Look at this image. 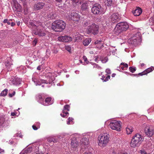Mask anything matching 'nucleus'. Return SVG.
Masks as SVG:
<instances>
[{
  "label": "nucleus",
  "instance_id": "f257e3e1",
  "mask_svg": "<svg viewBox=\"0 0 154 154\" xmlns=\"http://www.w3.org/2000/svg\"><path fill=\"white\" fill-rule=\"evenodd\" d=\"M28 26L32 28L33 32L35 35H38L39 36H44L46 35V32L40 28L42 27V23L41 22L31 21L29 22Z\"/></svg>",
  "mask_w": 154,
  "mask_h": 154
},
{
  "label": "nucleus",
  "instance_id": "f03ea898",
  "mask_svg": "<svg viewBox=\"0 0 154 154\" xmlns=\"http://www.w3.org/2000/svg\"><path fill=\"white\" fill-rule=\"evenodd\" d=\"M66 23L61 20H57L53 23L52 28L56 32H60L63 31L65 28Z\"/></svg>",
  "mask_w": 154,
  "mask_h": 154
},
{
  "label": "nucleus",
  "instance_id": "7ed1b4c3",
  "mask_svg": "<svg viewBox=\"0 0 154 154\" xmlns=\"http://www.w3.org/2000/svg\"><path fill=\"white\" fill-rule=\"evenodd\" d=\"M129 27L128 24L126 22H121L117 24L114 30L119 34L123 31L126 30Z\"/></svg>",
  "mask_w": 154,
  "mask_h": 154
},
{
  "label": "nucleus",
  "instance_id": "20e7f679",
  "mask_svg": "<svg viewBox=\"0 0 154 154\" xmlns=\"http://www.w3.org/2000/svg\"><path fill=\"white\" fill-rule=\"evenodd\" d=\"M142 136L139 134H136L133 136L131 139L130 146L131 147L134 148L139 146L140 144V142L143 141Z\"/></svg>",
  "mask_w": 154,
  "mask_h": 154
},
{
  "label": "nucleus",
  "instance_id": "39448f33",
  "mask_svg": "<svg viewBox=\"0 0 154 154\" xmlns=\"http://www.w3.org/2000/svg\"><path fill=\"white\" fill-rule=\"evenodd\" d=\"M99 27L94 23H93L91 26L87 27L86 32L88 34L95 35L97 34L99 32Z\"/></svg>",
  "mask_w": 154,
  "mask_h": 154
},
{
  "label": "nucleus",
  "instance_id": "423d86ee",
  "mask_svg": "<svg viewBox=\"0 0 154 154\" xmlns=\"http://www.w3.org/2000/svg\"><path fill=\"white\" fill-rule=\"evenodd\" d=\"M100 138L99 140V145L100 146H105L109 141V136L108 134H104L103 135L99 137Z\"/></svg>",
  "mask_w": 154,
  "mask_h": 154
},
{
  "label": "nucleus",
  "instance_id": "0eeeda50",
  "mask_svg": "<svg viewBox=\"0 0 154 154\" xmlns=\"http://www.w3.org/2000/svg\"><path fill=\"white\" fill-rule=\"evenodd\" d=\"M121 124L120 121L114 120L109 123V126L112 130L120 131L121 128Z\"/></svg>",
  "mask_w": 154,
  "mask_h": 154
},
{
  "label": "nucleus",
  "instance_id": "6e6552de",
  "mask_svg": "<svg viewBox=\"0 0 154 154\" xmlns=\"http://www.w3.org/2000/svg\"><path fill=\"white\" fill-rule=\"evenodd\" d=\"M141 39L140 34L138 33L134 35L132 38H130L128 40V42L132 44L136 45L139 43Z\"/></svg>",
  "mask_w": 154,
  "mask_h": 154
},
{
  "label": "nucleus",
  "instance_id": "1a4fd4ad",
  "mask_svg": "<svg viewBox=\"0 0 154 154\" xmlns=\"http://www.w3.org/2000/svg\"><path fill=\"white\" fill-rule=\"evenodd\" d=\"M91 11L94 14H100L102 13V8L98 4H95L91 8Z\"/></svg>",
  "mask_w": 154,
  "mask_h": 154
},
{
  "label": "nucleus",
  "instance_id": "9d476101",
  "mask_svg": "<svg viewBox=\"0 0 154 154\" xmlns=\"http://www.w3.org/2000/svg\"><path fill=\"white\" fill-rule=\"evenodd\" d=\"M144 131L146 135L152 137L154 134V127L152 126H147L145 128Z\"/></svg>",
  "mask_w": 154,
  "mask_h": 154
},
{
  "label": "nucleus",
  "instance_id": "9b49d317",
  "mask_svg": "<svg viewBox=\"0 0 154 154\" xmlns=\"http://www.w3.org/2000/svg\"><path fill=\"white\" fill-rule=\"evenodd\" d=\"M109 19L112 23L118 22L120 20V18L119 16V15L116 13H114L112 14L110 17Z\"/></svg>",
  "mask_w": 154,
  "mask_h": 154
},
{
  "label": "nucleus",
  "instance_id": "f8f14e48",
  "mask_svg": "<svg viewBox=\"0 0 154 154\" xmlns=\"http://www.w3.org/2000/svg\"><path fill=\"white\" fill-rule=\"evenodd\" d=\"M69 17L73 21H79L80 20V15L75 12H71L69 15Z\"/></svg>",
  "mask_w": 154,
  "mask_h": 154
},
{
  "label": "nucleus",
  "instance_id": "ddd939ff",
  "mask_svg": "<svg viewBox=\"0 0 154 154\" xmlns=\"http://www.w3.org/2000/svg\"><path fill=\"white\" fill-rule=\"evenodd\" d=\"M57 38L59 41L65 42H69L72 40V38L71 37L67 35L60 36Z\"/></svg>",
  "mask_w": 154,
  "mask_h": 154
},
{
  "label": "nucleus",
  "instance_id": "4468645a",
  "mask_svg": "<svg viewBox=\"0 0 154 154\" xmlns=\"http://www.w3.org/2000/svg\"><path fill=\"white\" fill-rule=\"evenodd\" d=\"M5 66L8 71H11L12 70V66L13 65L11 58L10 57L7 58V60L5 63Z\"/></svg>",
  "mask_w": 154,
  "mask_h": 154
},
{
  "label": "nucleus",
  "instance_id": "2eb2a0df",
  "mask_svg": "<svg viewBox=\"0 0 154 154\" xmlns=\"http://www.w3.org/2000/svg\"><path fill=\"white\" fill-rule=\"evenodd\" d=\"M44 5V4L43 3H35L34 6V8L36 10H38L43 8Z\"/></svg>",
  "mask_w": 154,
  "mask_h": 154
},
{
  "label": "nucleus",
  "instance_id": "dca6fc26",
  "mask_svg": "<svg viewBox=\"0 0 154 154\" xmlns=\"http://www.w3.org/2000/svg\"><path fill=\"white\" fill-rule=\"evenodd\" d=\"M142 10L139 7L137 8L134 11H133V13L136 16H139L142 13Z\"/></svg>",
  "mask_w": 154,
  "mask_h": 154
},
{
  "label": "nucleus",
  "instance_id": "f3484780",
  "mask_svg": "<svg viewBox=\"0 0 154 154\" xmlns=\"http://www.w3.org/2000/svg\"><path fill=\"white\" fill-rule=\"evenodd\" d=\"M72 138V141L71 142V146L72 148H75L77 147L78 146V143L76 140V138L75 137H73Z\"/></svg>",
  "mask_w": 154,
  "mask_h": 154
},
{
  "label": "nucleus",
  "instance_id": "a211bd4d",
  "mask_svg": "<svg viewBox=\"0 0 154 154\" xmlns=\"http://www.w3.org/2000/svg\"><path fill=\"white\" fill-rule=\"evenodd\" d=\"M45 104L44 105L45 106L50 105L53 103L52 98L50 97L46 98L45 99Z\"/></svg>",
  "mask_w": 154,
  "mask_h": 154
},
{
  "label": "nucleus",
  "instance_id": "6ab92c4d",
  "mask_svg": "<svg viewBox=\"0 0 154 154\" xmlns=\"http://www.w3.org/2000/svg\"><path fill=\"white\" fill-rule=\"evenodd\" d=\"M81 145H82V146H87L88 145L89 143L88 140L85 138H83L81 140Z\"/></svg>",
  "mask_w": 154,
  "mask_h": 154
},
{
  "label": "nucleus",
  "instance_id": "aec40b11",
  "mask_svg": "<svg viewBox=\"0 0 154 154\" xmlns=\"http://www.w3.org/2000/svg\"><path fill=\"white\" fill-rule=\"evenodd\" d=\"M89 4L87 2L83 3L81 6V9L83 10H85L89 8Z\"/></svg>",
  "mask_w": 154,
  "mask_h": 154
},
{
  "label": "nucleus",
  "instance_id": "412c9836",
  "mask_svg": "<svg viewBox=\"0 0 154 154\" xmlns=\"http://www.w3.org/2000/svg\"><path fill=\"white\" fill-rule=\"evenodd\" d=\"M20 80L19 79L16 78H14L12 81L13 85H16L20 84Z\"/></svg>",
  "mask_w": 154,
  "mask_h": 154
},
{
  "label": "nucleus",
  "instance_id": "4be33fe9",
  "mask_svg": "<svg viewBox=\"0 0 154 154\" xmlns=\"http://www.w3.org/2000/svg\"><path fill=\"white\" fill-rule=\"evenodd\" d=\"M91 41L90 38H86L83 41V45L85 46H88Z\"/></svg>",
  "mask_w": 154,
  "mask_h": 154
},
{
  "label": "nucleus",
  "instance_id": "5701e85b",
  "mask_svg": "<svg viewBox=\"0 0 154 154\" xmlns=\"http://www.w3.org/2000/svg\"><path fill=\"white\" fill-rule=\"evenodd\" d=\"M110 76L107 74H106L104 75H103L102 76L101 79L103 80L104 82H106L110 79Z\"/></svg>",
  "mask_w": 154,
  "mask_h": 154
},
{
  "label": "nucleus",
  "instance_id": "b1692460",
  "mask_svg": "<svg viewBox=\"0 0 154 154\" xmlns=\"http://www.w3.org/2000/svg\"><path fill=\"white\" fill-rule=\"evenodd\" d=\"M127 133L128 134H131L133 131V128L131 126H128L126 128Z\"/></svg>",
  "mask_w": 154,
  "mask_h": 154
},
{
  "label": "nucleus",
  "instance_id": "393cba45",
  "mask_svg": "<svg viewBox=\"0 0 154 154\" xmlns=\"http://www.w3.org/2000/svg\"><path fill=\"white\" fill-rule=\"evenodd\" d=\"M92 23L90 20H86L83 23V25L85 26L89 27L91 26V25L92 24Z\"/></svg>",
  "mask_w": 154,
  "mask_h": 154
},
{
  "label": "nucleus",
  "instance_id": "a878e982",
  "mask_svg": "<svg viewBox=\"0 0 154 154\" xmlns=\"http://www.w3.org/2000/svg\"><path fill=\"white\" fill-rule=\"evenodd\" d=\"M154 69V67L152 66H151L149 68H148L146 69L144 71L145 72L146 74L151 72Z\"/></svg>",
  "mask_w": 154,
  "mask_h": 154
},
{
  "label": "nucleus",
  "instance_id": "bb28decb",
  "mask_svg": "<svg viewBox=\"0 0 154 154\" xmlns=\"http://www.w3.org/2000/svg\"><path fill=\"white\" fill-rule=\"evenodd\" d=\"M56 14L53 13H51L48 15V17L50 19H53L55 18L56 17Z\"/></svg>",
  "mask_w": 154,
  "mask_h": 154
},
{
  "label": "nucleus",
  "instance_id": "cd10ccee",
  "mask_svg": "<svg viewBox=\"0 0 154 154\" xmlns=\"http://www.w3.org/2000/svg\"><path fill=\"white\" fill-rule=\"evenodd\" d=\"M128 64L126 63H121L120 64V67L123 70H125V68H128Z\"/></svg>",
  "mask_w": 154,
  "mask_h": 154
},
{
  "label": "nucleus",
  "instance_id": "c85d7f7f",
  "mask_svg": "<svg viewBox=\"0 0 154 154\" xmlns=\"http://www.w3.org/2000/svg\"><path fill=\"white\" fill-rule=\"evenodd\" d=\"M32 150L31 148H28L26 149L23 151V154H26L27 153L31 152Z\"/></svg>",
  "mask_w": 154,
  "mask_h": 154
},
{
  "label": "nucleus",
  "instance_id": "c756f323",
  "mask_svg": "<svg viewBox=\"0 0 154 154\" xmlns=\"http://www.w3.org/2000/svg\"><path fill=\"white\" fill-rule=\"evenodd\" d=\"M112 4V0H106V5L108 6H111Z\"/></svg>",
  "mask_w": 154,
  "mask_h": 154
},
{
  "label": "nucleus",
  "instance_id": "7c9ffc66",
  "mask_svg": "<svg viewBox=\"0 0 154 154\" xmlns=\"http://www.w3.org/2000/svg\"><path fill=\"white\" fill-rule=\"evenodd\" d=\"M7 93L8 90L7 89H5L0 94L1 96H5L7 95Z\"/></svg>",
  "mask_w": 154,
  "mask_h": 154
},
{
  "label": "nucleus",
  "instance_id": "2f4dec72",
  "mask_svg": "<svg viewBox=\"0 0 154 154\" xmlns=\"http://www.w3.org/2000/svg\"><path fill=\"white\" fill-rule=\"evenodd\" d=\"M81 0H72V3L74 5H75L77 4H80V3Z\"/></svg>",
  "mask_w": 154,
  "mask_h": 154
},
{
  "label": "nucleus",
  "instance_id": "473e14b6",
  "mask_svg": "<svg viewBox=\"0 0 154 154\" xmlns=\"http://www.w3.org/2000/svg\"><path fill=\"white\" fill-rule=\"evenodd\" d=\"M5 119L3 117H0V126L2 125L4 123Z\"/></svg>",
  "mask_w": 154,
  "mask_h": 154
},
{
  "label": "nucleus",
  "instance_id": "72a5a7b5",
  "mask_svg": "<svg viewBox=\"0 0 154 154\" xmlns=\"http://www.w3.org/2000/svg\"><path fill=\"white\" fill-rule=\"evenodd\" d=\"M130 71L132 72H134L136 70L135 67H130L129 68Z\"/></svg>",
  "mask_w": 154,
  "mask_h": 154
},
{
  "label": "nucleus",
  "instance_id": "f704fd0d",
  "mask_svg": "<svg viewBox=\"0 0 154 154\" xmlns=\"http://www.w3.org/2000/svg\"><path fill=\"white\" fill-rule=\"evenodd\" d=\"M101 57L100 56H97L95 59V61L97 63H98L99 61L101 60Z\"/></svg>",
  "mask_w": 154,
  "mask_h": 154
},
{
  "label": "nucleus",
  "instance_id": "c9c22d12",
  "mask_svg": "<svg viewBox=\"0 0 154 154\" xmlns=\"http://www.w3.org/2000/svg\"><path fill=\"white\" fill-rule=\"evenodd\" d=\"M70 106L69 105H66L64 107V109L66 110L67 111H69Z\"/></svg>",
  "mask_w": 154,
  "mask_h": 154
},
{
  "label": "nucleus",
  "instance_id": "e433bc0d",
  "mask_svg": "<svg viewBox=\"0 0 154 154\" xmlns=\"http://www.w3.org/2000/svg\"><path fill=\"white\" fill-rule=\"evenodd\" d=\"M32 80L35 83L36 82L38 83V82L37 79L35 76H34L32 78Z\"/></svg>",
  "mask_w": 154,
  "mask_h": 154
},
{
  "label": "nucleus",
  "instance_id": "4c0bfd02",
  "mask_svg": "<svg viewBox=\"0 0 154 154\" xmlns=\"http://www.w3.org/2000/svg\"><path fill=\"white\" fill-rule=\"evenodd\" d=\"M75 38L76 41L82 39L81 38L80 36V35H79L78 34H77V37H75Z\"/></svg>",
  "mask_w": 154,
  "mask_h": 154
},
{
  "label": "nucleus",
  "instance_id": "58836bf2",
  "mask_svg": "<svg viewBox=\"0 0 154 154\" xmlns=\"http://www.w3.org/2000/svg\"><path fill=\"white\" fill-rule=\"evenodd\" d=\"M37 42V40L35 39L32 42V44L33 46H35Z\"/></svg>",
  "mask_w": 154,
  "mask_h": 154
},
{
  "label": "nucleus",
  "instance_id": "ea45409f",
  "mask_svg": "<svg viewBox=\"0 0 154 154\" xmlns=\"http://www.w3.org/2000/svg\"><path fill=\"white\" fill-rule=\"evenodd\" d=\"M83 58L85 62H86V63H87L89 62L86 57L85 56H84L83 57Z\"/></svg>",
  "mask_w": 154,
  "mask_h": 154
},
{
  "label": "nucleus",
  "instance_id": "a19ab883",
  "mask_svg": "<svg viewBox=\"0 0 154 154\" xmlns=\"http://www.w3.org/2000/svg\"><path fill=\"white\" fill-rule=\"evenodd\" d=\"M106 72L108 74H110L111 73V72L109 69H107L106 70Z\"/></svg>",
  "mask_w": 154,
  "mask_h": 154
},
{
  "label": "nucleus",
  "instance_id": "79ce46f5",
  "mask_svg": "<svg viewBox=\"0 0 154 154\" xmlns=\"http://www.w3.org/2000/svg\"><path fill=\"white\" fill-rule=\"evenodd\" d=\"M65 49L67 51H68L69 52H70V50H71V48H70V47L69 46H66L65 47Z\"/></svg>",
  "mask_w": 154,
  "mask_h": 154
},
{
  "label": "nucleus",
  "instance_id": "37998d69",
  "mask_svg": "<svg viewBox=\"0 0 154 154\" xmlns=\"http://www.w3.org/2000/svg\"><path fill=\"white\" fill-rule=\"evenodd\" d=\"M106 57H105L104 59H103L101 57V61L103 63H105L107 62V60H106Z\"/></svg>",
  "mask_w": 154,
  "mask_h": 154
},
{
  "label": "nucleus",
  "instance_id": "c03bdc74",
  "mask_svg": "<svg viewBox=\"0 0 154 154\" xmlns=\"http://www.w3.org/2000/svg\"><path fill=\"white\" fill-rule=\"evenodd\" d=\"M32 128L34 130H37L38 128V127H37L36 126L34 125H33L32 126ZM38 128H39V127H38Z\"/></svg>",
  "mask_w": 154,
  "mask_h": 154
},
{
  "label": "nucleus",
  "instance_id": "a18cd8bd",
  "mask_svg": "<svg viewBox=\"0 0 154 154\" xmlns=\"http://www.w3.org/2000/svg\"><path fill=\"white\" fill-rule=\"evenodd\" d=\"M140 151L141 154H149V153H147V152L144 150H141Z\"/></svg>",
  "mask_w": 154,
  "mask_h": 154
},
{
  "label": "nucleus",
  "instance_id": "49530a36",
  "mask_svg": "<svg viewBox=\"0 0 154 154\" xmlns=\"http://www.w3.org/2000/svg\"><path fill=\"white\" fill-rule=\"evenodd\" d=\"M15 91H14L13 93L12 94L9 93V95L10 97H12L15 95Z\"/></svg>",
  "mask_w": 154,
  "mask_h": 154
},
{
  "label": "nucleus",
  "instance_id": "de8ad7c7",
  "mask_svg": "<svg viewBox=\"0 0 154 154\" xmlns=\"http://www.w3.org/2000/svg\"><path fill=\"white\" fill-rule=\"evenodd\" d=\"M53 139V137H49L48 139V141L50 142H52Z\"/></svg>",
  "mask_w": 154,
  "mask_h": 154
},
{
  "label": "nucleus",
  "instance_id": "09e8293b",
  "mask_svg": "<svg viewBox=\"0 0 154 154\" xmlns=\"http://www.w3.org/2000/svg\"><path fill=\"white\" fill-rule=\"evenodd\" d=\"M138 75H140L142 76L143 75H146V74L145 72L144 71H143V72H142L140 73H138Z\"/></svg>",
  "mask_w": 154,
  "mask_h": 154
},
{
  "label": "nucleus",
  "instance_id": "8fccbe9b",
  "mask_svg": "<svg viewBox=\"0 0 154 154\" xmlns=\"http://www.w3.org/2000/svg\"><path fill=\"white\" fill-rule=\"evenodd\" d=\"M52 142L54 143H56L57 141V139L55 137H53Z\"/></svg>",
  "mask_w": 154,
  "mask_h": 154
},
{
  "label": "nucleus",
  "instance_id": "3c124183",
  "mask_svg": "<svg viewBox=\"0 0 154 154\" xmlns=\"http://www.w3.org/2000/svg\"><path fill=\"white\" fill-rule=\"evenodd\" d=\"M66 110L64 109L63 111V114H65L66 115H68L69 113L68 112L66 111Z\"/></svg>",
  "mask_w": 154,
  "mask_h": 154
},
{
  "label": "nucleus",
  "instance_id": "603ef678",
  "mask_svg": "<svg viewBox=\"0 0 154 154\" xmlns=\"http://www.w3.org/2000/svg\"><path fill=\"white\" fill-rule=\"evenodd\" d=\"M94 67H96L98 69H100L101 67L100 66H99L97 64H95L94 66Z\"/></svg>",
  "mask_w": 154,
  "mask_h": 154
},
{
  "label": "nucleus",
  "instance_id": "864d4df0",
  "mask_svg": "<svg viewBox=\"0 0 154 154\" xmlns=\"http://www.w3.org/2000/svg\"><path fill=\"white\" fill-rule=\"evenodd\" d=\"M101 42V40H97V41H96L95 42V44H98L99 43H100Z\"/></svg>",
  "mask_w": 154,
  "mask_h": 154
},
{
  "label": "nucleus",
  "instance_id": "5fc2aeb1",
  "mask_svg": "<svg viewBox=\"0 0 154 154\" xmlns=\"http://www.w3.org/2000/svg\"><path fill=\"white\" fill-rule=\"evenodd\" d=\"M9 20H8V19H5L3 21V22L4 23H8V21Z\"/></svg>",
  "mask_w": 154,
  "mask_h": 154
},
{
  "label": "nucleus",
  "instance_id": "6e6d98bb",
  "mask_svg": "<svg viewBox=\"0 0 154 154\" xmlns=\"http://www.w3.org/2000/svg\"><path fill=\"white\" fill-rule=\"evenodd\" d=\"M83 154H92L91 152H85Z\"/></svg>",
  "mask_w": 154,
  "mask_h": 154
},
{
  "label": "nucleus",
  "instance_id": "4d7b16f0",
  "mask_svg": "<svg viewBox=\"0 0 154 154\" xmlns=\"http://www.w3.org/2000/svg\"><path fill=\"white\" fill-rule=\"evenodd\" d=\"M67 115H66L65 114H60V115L61 116L63 117H65L66 116H67Z\"/></svg>",
  "mask_w": 154,
  "mask_h": 154
},
{
  "label": "nucleus",
  "instance_id": "13d9d810",
  "mask_svg": "<svg viewBox=\"0 0 154 154\" xmlns=\"http://www.w3.org/2000/svg\"><path fill=\"white\" fill-rule=\"evenodd\" d=\"M36 154H43L42 152H39L38 151L36 152Z\"/></svg>",
  "mask_w": 154,
  "mask_h": 154
},
{
  "label": "nucleus",
  "instance_id": "bf43d9fd",
  "mask_svg": "<svg viewBox=\"0 0 154 154\" xmlns=\"http://www.w3.org/2000/svg\"><path fill=\"white\" fill-rule=\"evenodd\" d=\"M38 99L40 100H41V99L43 100V99L42 98V96L41 95H39L38 96Z\"/></svg>",
  "mask_w": 154,
  "mask_h": 154
},
{
  "label": "nucleus",
  "instance_id": "052dcab7",
  "mask_svg": "<svg viewBox=\"0 0 154 154\" xmlns=\"http://www.w3.org/2000/svg\"><path fill=\"white\" fill-rule=\"evenodd\" d=\"M70 118L69 117L68 119V121L67 122V124L68 125H69L70 124Z\"/></svg>",
  "mask_w": 154,
  "mask_h": 154
},
{
  "label": "nucleus",
  "instance_id": "680f3d73",
  "mask_svg": "<svg viewBox=\"0 0 154 154\" xmlns=\"http://www.w3.org/2000/svg\"><path fill=\"white\" fill-rule=\"evenodd\" d=\"M119 154H128V153L125 152H121Z\"/></svg>",
  "mask_w": 154,
  "mask_h": 154
},
{
  "label": "nucleus",
  "instance_id": "e2e57ef3",
  "mask_svg": "<svg viewBox=\"0 0 154 154\" xmlns=\"http://www.w3.org/2000/svg\"><path fill=\"white\" fill-rule=\"evenodd\" d=\"M11 26H14L15 25V23H14V22L11 23Z\"/></svg>",
  "mask_w": 154,
  "mask_h": 154
},
{
  "label": "nucleus",
  "instance_id": "0e129e2a",
  "mask_svg": "<svg viewBox=\"0 0 154 154\" xmlns=\"http://www.w3.org/2000/svg\"><path fill=\"white\" fill-rule=\"evenodd\" d=\"M37 69L38 70H40L41 69V66H38L37 67Z\"/></svg>",
  "mask_w": 154,
  "mask_h": 154
},
{
  "label": "nucleus",
  "instance_id": "69168bd1",
  "mask_svg": "<svg viewBox=\"0 0 154 154\" xmlns=\"http://www.w3.org/2000/svg\"><path fill=\"white\" fill-rule=\"evenodd\" d=\"M11 20H9L8 21V22L7 24L8 25H9L11 24V23L10 22V21H11Z\"/></svg>",
  "mask_w": 154,
  "mask_h": 154
},
{
  "label": "nucleus",
  "instance_id": "338daca9",
  "mask_svg": "<svg viewBox=\"0 0 154 154\" xmlns=\"http://www.w3.org/2000/svg\"><path fill=\"white\" fill-rule=\"evenodd\" d=\"M15 113L14 112H12L11 113V115L13 116H14L15 115Z\"/></svg>",
  "mask_w": 154,
  "mask_h": 154
},
{
  "label": "nucleus",
  "instance_id": "774afa93",
  "mask_svg": "<svg viewBox=\"0 0 154 154\" xmlns=\"http://www.w3.org/2000/svg\"><path fill=\"white\" fill-rule=\"evenodd\" d=\"M116 75V74L115 73H113L112 74V77H114Z\"/></svg>",
  "mask_w": 154,
  "mask_h": 154
}]
</instances>
